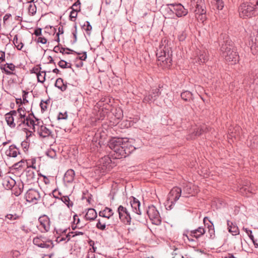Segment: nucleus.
<instances>
[{"mask_svg": "<svg viewBox=\"0 0 258 258\" xmlns=\"http://www.w3.org/2000/svg\"><path fill=\"white\" fill-rule=\"evenodd\" d=\"M16 184L15 180L9 175H5L3 180V185L7 189H12Z\"/></svg>", "mask_w": 258, "mask_h": 258, "instance_id": "obj_17", "label": "nucleus"}, {"mask_svg": "<svg viewBox=\"0 0 258 258\" xmlns=\"http://www.w3.org/2000/svg\"><path fill=\"white\" fill-rule=\"evenodd\" d=\"M77 11H72L70 13V18L71 21H75L78 15Z\"/></svg>", "mask_w": 258, "mask_h": 258, "instance_id": "obj_41", "label": "nucleus"}, {"mask_svg": "<svg viewBox=\"0 0 258 258\" xmlns=\"http://www.w3.org/2000/svg\"><path fill=\"white\" fill-rule=\"evenodd\" d=\"M168 6L170 10L173 13H175L178 17L186 16L188 13L187 10L185 9L180 4H169Z\"/></svg>", "mask_w": 258, "mask_h": 258, "instance_id": "obj_6", "label": "nucleus"}, {"mask_svg": "<svg viewBox=\"0 0 258 258\" xmlns=\"http://www.w3.org/2000/svg\"><path fill=\"white\" fill-rule=\"evenodd\" d=\"M5 53L4 52L0 50V63L5 61Z\"/></svg>", "mask_w": 258, "mask_h": 258, "instance_id": "obj_55", "label": "nucleus"}, {"mask_svg": "<svg viewBox=\"0 0 258 258\" xmlns=\"http://www.w3.org/2000/svg\"><path fill=\"white\" fill-rule=\"evenodd\" d=\"M6 155L9 157H16L18 153V150L15 146L11 145L5 152Z\"/></svg>", "mask_w": 258, "mask_h": 258, "instance_id": "obj_23", "label": "nucleus"}, {"mask_svg": "<svg viewBox=\"0 0 258 258\" xmlns=\"http://www.w3.org/2000/svg\"><path fill=\"white\" fill-rule=\"evenodd\" d=\"M16 115L15 110L11 111L5 115L7 123L11 127H15L16 125V123L15 122V119L17 118Z\"/></svg>", "mask_w": 258, "mask_h": 258, "instance_id": "obj_16", "label": "nucleus"}, {"mask_svg": "<svg viewBox=\"0 0 258 258\" xmlns=\"http://www.w3.org/2000/svg\"><path fill=\"white\" fill-rule=\"evenodd\" d=\"M186 37V33L185 31H182L180 32L178 36V38L179 40L181 41L184 40Z\"/></svg>", "mask_w": 258, "mask_h": 258, "instance_id": "obj_42", "label": "nucleus"}, {"mask_svg": "<svg viewBox=\"0 0 258 258\" xmlns=\"http://www.w3.org/2000/svg\"><path fill=\"white\" fill-rule=\"evenodd\" d=\"M36 131H37L40 136L43 138L48 137L51 134V132L49 129L45 126L41 125L40 123L37 125Z\"/></svg>", "mask_w": 258, "mask_h": 258, "instance_id": "obj_19", "label": "nucleus"}, {"mask_svg": "<svg viewBox=\"0 0 258 258\" xmlns=\"http://www.w3.org/2000/svg\"><path fill=\"white\" fill-rule=\"evenodd\" d=\"M195 59L199 64L205 63L208 59V53L205 50H198Z\"/></svg>", "mask_w": 258, "mask_h": 258, "instance_id": "obj_15", "label": "nucleus"}, {"mask_svg": "<svg viewBox=\"0 0 258 258\" xmlns=\"http://www.w3.org/2000/svg\"><path fill=\"white\" fill-rule=\"evenodd\" d=\"M27 182L28 183H31L35 178V174L33 172L28 171L27 175Z\"/></svg>", "mask_w": 258, "mask_h": 258, "instance_id": "obj_35", "label": "nucleus"}, {"mask_svg": "<svg viewBox=\"0 0 258 258\" xmlns=\"http://www.w3.org/2000/svg\"><path fill=\"white\" fill-rule=\"evenodd\" d=\"M244 230H245L246 233L248 235L249 238L252 240L253 242H254V236L252 235V231L251 230H248L247 228H244Z\"/></svg>", "mask_w": 258, "mask_h": 258, "instance_id": "obj_50", "label": "nucleus"}, {"mask_svg": "<svg viewBox=\"0 0 258 258\" xmlns=\"http://www.w3.org/2000/svg\"><path fill=\"white\" fill-rule=\"evenodd\" d=\"M221 55L225 60L231 64L235 63L238 60L237 53L233 50L232 46L227 43L222 44Z\"/></svg>", "mask_w": 258, "mask_h": 258, "instance_id": "obj_2", "label": "nucleus"}, {"mask_svg": "<svg viewBox=\"0 0 258 258\" xmlns=\"http://www.w3.org/2000/svg\"><path fill=\"white\" fill-rule=\"evenodd\" d=\"M74 237L75 235L73 234V233H68L67 234H63L60 236H58L57 239L56 241L58 242H60L61 241H65V242L69 241L71 239V237Z\"/></svg>", "mask_w": 258, "mask_h": 258, "instance_id": "obj_27", "label": "nucleus"}, {"mask_svg": "<svg viewBox=\"0 0 258 258\" xmlns=\"http://www.w3.org/2000/svg\"><path fill=\"white\" fill-rule=\"evenodd\" d=\"M197 187L191 183H187L184 186L183 188V195L187 197L188 195L194 196L198 192Z\"/></svg>", "mask_w": 258, "mask_h": 258, "instance_id": "obj_14", "label": "nucleus"}, {"mask_svg": "<svg viewBox=\"0 0 258 258\" xmlns=\"http://www.w3.org/2000/svg\"><path fill=\"white\" fill-rule=\"evenodd\" d=\"M159 89L155 88L152 90L151 93L155 97H157L159 95Z\"/></svg>", "mask_w": 258, "mask_h": 258, "instance_id": "obj_54", "label": "nucleus"}, {"mask_svg": "<svg viewBox=\"0 0 258 258\" xmlns=\"http://www.w3.org/2000/svg\"><path fill=\"white\" fill-rule=\"evenodd\" d=\"M147 214L153 223H155L157 224L160 223V216L159 212L155 206H149L147 211Z\"/></svg>", "mask_w": 258, "mask_h": 258, "instance_id": "obj_9", "label": "nucleus"}, {"mask_svg": "<svg viewBox=\"0 0 258 258\" xmlns=\"http://www.w3.org/2000/svg\"><path fill=\"white\" fill-rule=\"evenodd\" d=\"M39 225L38 228L42 232H46L49 231L50 229V220L46 215H44L39 217Z\"/></svg>", "mask_w": 258, "mask_h": 258, "instance_id": "obj_8", "label": "nucleus"}, {"mask_svg": "<svg viewBox=\"0 0 258 258\" xmlns=\"http://www.w3.org/2000/svg\"><path fill=\"white\" fill-rule=\"evenodd\" d=\"M195 12L196 14V17L197 19H199V17L201 16H202V18L201 19H203V15L205 13V11L203 8V7L198 4L196 6V9Z\"/></svg>", "mask_w": 258, "mask_h": 258, "instance_id": "obj_28", "label": "nucleus"}, {"mask_svg": "<svg viewBox=\"0 0 258 258\" xmlns=\"http://www.w3.org/2000/svg\"><path fill=\"white\" fill-rule=\"evenodd\" d=\"M118 212L121 221L125 225H131V217L126 208L120 205L118 208Z\"/></svg>", "mask_w": 258, "mask_h": 258, "instance_id": "obj_5", "label": "nucleus"}, {"mask_svg": "<svg viewBox=\"0 0 258 258\" xmlns=\"http://www.w3.org/2000/svg\"><path fill=\"white\" fill-rule=\"evenodd\" d=\"M62 201L65 203L69 207L70 206H72L73 203L72 202L70 203V199L68 197H63L62 198Z\"/></svg>", "mask_w": 258, "mask_h": 258, "instance_id": "obj_40", "label": "nucleus"}, {"mask_svg": "<svg viewBox=\"0 0 258 258\" xmlns=\"http://www.w3.org/2000/svg\"><path fill=\"white\" fill-rule=\"evenodd\" d=\"M86 23H87V24L84 25V29L86 30V31L89 33V32L92 29V26H91V25L90 24V23L88 22H87Z\"/></svg>", "mask_w": 258, "mask_h": 258, "instance_id": "obj_51", "label": "nucleus"}, {"mask_svg": "<svg viewBox=\"0 0 258 258\" xmlns=\"http://www.w3.org/2000/svg\"><path fill=\"white\" fill-rule=\"evenodd\" d=\"M87 57V55L86 53H84L82 56H80V58L81 60H85Z\"/></svg>", "mask_w": 258, "mask_h": 258, "instance_id": "obj_60", "label": "nucleus"}, {"mask_svg": "<svg viewBox=\"0 0 258 258\" xmlns=\"http://www.w3.org/2000/svg\"><path fill=\"white\" fill-rule=\"evenodd\" d=\"M65 117L63 116V115L62 113H59L58 115V119H64Z\"/></svg>", "mask_w": 258, "mask_h": 258, "instance_id": "obj_63", "label": "nucleus"}, {"mask_svg": "<svg viewBox=\"0 0 258 258\" xmlns=\"http://www.w3.org/2000/svg\"><path fill=\"white\" fill-rule=\"evenodd\" d=\"M205 129L206 127L205 126L201 127L200 128H198L197 131L195 132V136H200L203 132H204Z\"/></svg>", "mask_w": 258, "mask_h": 258, "instance_id": "obj_48", "label": "nucleus"}, {"mask_svg": "<svg viewBox=\"0 0 258 258\" xmlns=\"http://www.w3.org/2000/svg\"><path fill=\"white\" fill-rule=\"evenodd\" d=\"M215 5L216 6V8L218 10H222L224 7V3L222 1L215 2Z\"/></svg>", "mask_w": 258, "mask_h": 258, "instance_id": "obj_47", "label": "nucleus"}, {"mask_svg": "<svg viewBox=\"0 0 258 258\" xmlns=\"http://www.w3.org/2000/svg\"><path fill=\"white\" fill-rule=\"evenodd\" d=\"M19 105V108L16 111L17 117H19V122H24L25 118L27 117L26 116V111L24 107H20Z\"/></svg>", "mask_w": 258, "mask_h": 258, "instance_id": "obj_21", "label": "nucleus"}, {"mask_svg": "<svg viewBox=\"0 0 258 258\" xmlns=\"http://www.w3.org/2000/svg\"><path fill=\"white\" fill-rule=\"evenodd\" d=\"M40 123L41 122L39 121L38 120L32 119L30 118L27 117L25 118V121L23 122V127L25 126L30 127V128H32L34 132H35L36 127H37V125Z\"/></svg>", "mask_w": 258, "mask_h": 258, "instance_id": "obj_18", "label": "nucleus"}, {"mask_svg": "<svg viewBox=\"0 0 258 258\" xmlns=\"http://www.w3.org/2000/svg\"><path fill=\"white\" fill-rule=\"evenodd\" d=\"M75 175V171L72 169H69L64 174V180L67 182H71L74 179Z\"/></svg>", "mask_w": 258, "mask_h": 258, "instance_id": "obj_24", "label": "nucleus"}, {"mask_svg": "<svg viewBox=\"0 0 258 258\" xmlns=\"http://www.w3.org/2000/svg\"><path fill=\"white\" fill-rule=\"evenodd\" d=\"M19 117L16 118V119H15V122L16 123V125H18V126H21L23 125V122H19Z\"/></svg>", "mask_w": 258, "mask_h": 258, "instance_id": "obj_59", "label": "nucleus"}, {"mask_svg": "<svg viewBox=\"0 0 258 258\" xmlns=\"http://www.w3.org/2000/svg\"><path fill=\"white\" fill-rule=\"evenodd\" d=\"M122 139L114 138L110 140L109 143V148L114 152L115 158H124L128 155L125 149L122 145Z\"/></svg>", "mask_w": 258, "mask_h": 258, "instance_id": "obj_1", "label": "nucleus"}, {"mask_svg": "<svg viewBox=\"0 0 258 258\" xmlns=\"http://www.w3.org/2000/svg\"><path fill=\"white\" fill-rule=\"evenodd\" d=\"M19 216H18L16 214H14V215H13V214H8L6 216V218L8 219H9L10 220H17V219H19Z\"/></svg>", "mask_w": 258, "mask_h": 258, "instance_id": "obj_44", "label": "nucleus"}, {"mask_svg": "<svg viewBox=\"0 0 258 258\" xmlns=\"http://www.w3.org/2000/svg\"><path fill=\"white\" fill-rule=\"evenodd\" d=\"M97 217V213L93 209H89L85 215L87 220H93Z\"/></svg>", "mask_w": 258, "mask_h": 258, "instance_id": "obj_26", "label": "nucleus"}, {"mask_svg": "<svg viewBox=\"0 0 258 258\" xmlns=\"http://www.w3.org/2000/svg\"><path fill=\"white\" fill-rule=\"evenodd\" d=\"M1 69L3 70L7 75H11L13 73L9 70L12 71H14L15 69V66L13 63H6L5 64L4 68H1Z\"/></svg>", "mask_w": 258, "mask_h": 258, "instance_id": "obj_30", "label": "nucleus"}, {"mask_svg": "<svg viewBox=\"0 0 258 258\" xmlns=\"http://www.w3.org/2000/svg\"><path fill=\"white\" fill-rule=\"evenodd\" d=\"M55 86L62 91H65L67 88V85L64 84L63 80L61 78H58L56 80Z\"/></svg>", "mask_w": 258, "mask_h": 258, "instance_id": "obj_29", "label": "nucleus"}, {"mask_svg": "<svg viewBox=\"0 0 258 258\" xmlns=\"http://www.w3.org/2000/svg\"><path fill=\"white\" fill-rule=\"evenodd\" d=\"M157 97H155L150 92L148 95H146L144 99V101L147 103H150V101L153 100H155Z\"/></svg>", "mask_w": 258, "mask_h": 258, "instance_id": "obj_37", "label": "nucleus"}, {"mask_svg": "<svg viewBox=\"0 0 258 258\" xmlns=\"http://www.w3.org/2000/svg\"><path fill=\"white\" fill-rule=\"evenodd\" d=\"M34 34L37 36H40L41 35V29L38 28L36 29L34 31Z\"/></svg>", "mask_w": 258, "mask_h": 258, "instance_id": "obj_57", "label": "nucleus"}, {"mask_svg": "<svg viewBox=\"0 0 258 258\" xmlns=\"http://www.w3.org/2000/svg\"><path fill=\"white\" fill-rule=\"evenodd\" d=\"M11 15L10 14H6L3 18V22L4 25H7L9 24V20L11 18Z\"/></svg>", "mask_w": 258, "mask_h": 258, "instance_id": "obj_45", "label": "nucleus"}, {"mask_svg": "<svg viewBox=\"0 0 258 258\" xmlns=\"http://www.w3.org/2000/svg\"><path fill=\"white\" fill-rule=\"evenodd\" d=\"M96 227L99 229H100L101 230H105V227H106L105 223L104 221H103L102 220L99 219L98 220V222L96 224Z\"/></svg>", "mask_w": 258, "mask_h": 258, "instance_id": "obj_38", "label": "nucleus"}, {"mask_svg": "<svg viewBox=\"0 0 258 258\" xmlns=\"http://www.w3.org/2000/svg\"><path fill=\"white\" fill-rule=\"evenodd\" d=\"M71 9L72 11L79 12L80 11V3L79 1L75 3L71 7Z\"/></svg>", "mask_w": 258, "mask_h": 258, "instance_id": "obj_39", "label": "nucleus"}, {"mask_svg": "<svg viewBox=\"0 0 258 258\" xmlns=\"http://www.w3.org/2000/svg\"><path fill=\"white\" fill-rule=\"evenodd\" d=\"M37 41L38 43H41L42 44H46L47 42V39L44 37H39L37 38Z\"/></svg>", "mask_w": 258, "mask_h": 258, "instance_id": "obj_52", "label": "nucleus"}, {"mask_svg": "<svg viewBox=\"0 0 258 258\" xmlns=\"http://www.w3.org/2000/svg\"><path fill=\"white\" fill-rule=\"evenodd\" d=\"M13 188H14L13 190L14 191V194L16 196H18L19 195H20L22 191V190L20 187H17V186H14Z\"/></svg>", "mask_w": 258, "mask_h": 258, "instance_id": "obj_46", "label": "nucleus"}, {"mask_svg": "<svg viewBox=\"0 0 258 258\" xmlns=\"http://www.w3.org/2000/svg\"><path fill=\"white\" fill-rule=\"evenodd\" d=\"M24 165L25 162L23 160H21V161L15 164L14 166L16 169H18L20 167H24Z\"/></svg>", "mask_w": 258, "mask_h": 258, "instance_id": "obj_49", "label": "nucleus"}, {"mask_svg": "<svg viewBox=\"0 0 258 258\" xmlns=\"http://www.w3.org/2000/svg\"><path fill=\"white\" fill-rule=\"evenodd\" d=\"M122 141V145L124 149L126 150L125 151L129 155L132 152L135 150L136 148L135 147L134 140L133 139H128L127 138H121Z\"/></svg>", "mask_w": 258, "mask_h": 258, "instance_id": "obj_13", "label": "nucleus"}, {"mask_svg": "<svg viewBox=\"0 0 258 258\" xmlns=\"http://www.w3.org/2000/svg\"><path fill=\"white\" fill-rule=\"evenodd\" d=\"M13 43L18 50H21L24 46L22 41L18 39L17 35L14 37Z\"/></svg>", "mask_w": 258, "mask_h": 258, "instance_id": "obj_31", "label": "nucleus"}, {"mask_svg": "<svg viewBox=\"0 0 258 258\" xmlns=\"http://www.w3.org/2000/svg\"><path fill=\"white\" fill-rule=\"evenodd\" d=\"M205 233V230L203 227H199L197 229L191 231L189 235L183 234V238L184 240L186 237L189 241H192L193 240L190 237H195L198 238L202 235H204Z\"/></svg>", "mask_w": 258, "mask_h": 258, "instance_id": "obj_11", "label": "nucleus"}, {"mask_svg": "<svg viewBox=\"0 0 258 258\" xmlns=\"http://www.w3.org/2000/svg\"><path fill=\"white\" fill-rule=\"evenodd\" d=\"M181 189L178 187H173L170 191L168 196V200L171 203L176 202L181 196Z\"/></svg>", "mask_w": 258, "mask_h": 258, "instance_id": "obj_12", "label": "nucleus"}, {"mask_svg": "<svg viewBox=\"0 0 258 258\" xmlns=\"http://www.w3.org/2000/svg\"><path fill=\"white\" fill-rule=\"evenodd\" d=\"M100 216L109 219L113 215V212L110 208L106 207L103 210L100 211L99 214Z\"/></svg>", "mask_w": 258, "mask_h": 258, "instance_id": "obj_25", "label": "nucleus"}, {"mask_svg": "<svg viewBox=\"0 0 258 258\" xmlns=\"http://www.w3.org/2000/svg\"><path fill=\"white\" fill-rule=\"evenodd\" d=\"M46 74L45 72H41L37 74V77L38 82L43 83L45 80Z\"/></svg>", "mask_w": 258, "mask_h": 258, "instance_id": "obj_36", "label": "nucleus"}, {"mask_svg": "<svg viewBox=\"0 0 258 258\" xmlns=\"http://www.w3.org/2000/svg\"><path fill=\"white\" fill-rule=\"evenodd\" d=\"M122 111L120 109H118V112L115 115V117L117 119H120L122 117Z\"/></svg>", "mask_w": 258, "mask_h": 258, "instance_id": "obj_56", "label": "nucleus"}, {"mask_svg": "<svg viewBox=\"0 0 258 258\" xmlns=\"http://www.w3.org/2000/svg\"><path fill=\"white\" fill-rule=\"evenodd\" d=\"M158 58L157 64L163 69H168L171 66V58L170 54L165 51H159L157 53Z\"/></svg>", "mask_w": 258, "mask_h": 258, "instance_id": "obj_3", "label": "nucleus"}, {"mask_svg": "<svg viewBox=\"0 0 258 258\" xmlns=\"http://www.w3.org/2000/svg\"><path fill=\"white\" fill-rule=\"evenodd\" d=\"M41 107L42 109L44 110L45 108H46V106L45 105H44L43 103H41L40 104Z\"/></svg>", "mask_w": 258, "mask_h": 258, "instance_id": "obj_64", "label": "nucleus"}, {"mask_svg": "<svg viewBox=\"0 0 258 258\" xmlns=\"http://www.w3.org/2000/svg\"><path fill=\"white\" fill-rule=\"evenodd\" d=\"M254 7L255 6L252 4H242L239 8L240 17L243 18L251 17L254 14Z\"/></svg>", "mask_w": 258, "mask_h": 258, "instance_id": "obj_4", "label": "nucleus"}, {"mask_svg": "<svg viewBox=\"0 0 258 258\" xmlns=\"http://www.w3.org/2000/svg\"><path fill=\"white\" fill-rule=\"evenodd\" d=\"M228 229L230 233L233 235H236L239 234V231L238 227L234 224L232 222L227 221Z\"/></svg>", "mask_w": 258, "mask_h": 258, "instance_id": "obj_22", "label": "nucleus"}, {"mask_svg": "<svg viewBox=\"0 0 258 258\" xmlns=\"http://www.w3.org/2000/svg\"><path fill=\"white\" fill-rule=\"evenodd\" d=\"M33 242L35 245L42 248H52L53 246L51 240L42 236L35 237Z\"/></svg>", "mask_w": 258, "mask_h": 258, "instance_id": "obj_7", "label": "nucleus"}, {"mask_svg": "<svg viewBox=\"0 0 258 258\" xmlns=\"http://www.w3.org/2000/svg\"><path fill=\"white\" fill-rule=\"evenodd\" d=\"M52 255V254H45L44 255L42 258H51Z\"/></svg>", "mask_w": 258, "mask_h": 258, "instance_id": "obj_61", "label": "nucleus"}, {"mask_svg": "<svg viewBox=\"0 0 258 258\" xmlns=\"http://www.w3.org/2000/svg\"><path fill=\"white\" fill-rule=\"evenodd\" d=\"M40 199L39 193L36 190L31 189L27 191L26 194V199L28 202L36 204Z\"/></svg>", "mask_w": 258, "mask_h": 258, "instance_id": "obj_10", "label": "nucleus"}, {"mask_svg": "<svg viewBox=\"0 0 258 258\" xmlns=\"http://www.w3.org/2000/svg\"><path fill=\"white\" fill-rule=\"evenodd\" d=\"M209 223H211V225H208V228L209 229V232L211 234V236H212V235L214 234L215 230L213 223L211 221H209Z\"/></svg>", "mask_w": 258, "mask_h": 258, "instance_id": "obj_43", "label": "nucleus"}, {"mask_svg": "<svg viewBox=\"0 0 258 258\" xmlns=\"http://www.w3.org/2000/svg\"><path fill=\"white\" fill-rule=\"evenodd\" d=\"M131 205L133 211L139 215L141 214V211L140 210V203L138 200L135 198H133L131 201Z\"/></svg>", "mask_w": 258, "mask_h": 258, "instance_id": "obj_20", "label": "nucleus"}, {"mask_svg": "<svg viewBox=\"0 0 258 258\" xmlns=\"http://www.w3.org/2000/svg\"><path fill=\"white\" fill-rule=\"evenodd\" d=\"M192 94L189 91H185L181 94V98L184 101H188L191 98Z\"/></svg>", "mask_w": 258, "mask_h": 258, "instance_id": "obj_34", "label": "nucleus"}, {"mask_svg": "<svg viewBox=\"0 0 258 258\" xmlns=\"http://www.w3.org/2000/svg\"><path fill=\"white\" fill-rule=\"evenodd\" d=\"M60 52H61L63 54H68L69 52L67 51V50L64 48H61L60 50Z\"/></svg>", "mask_w": 258, "mask_h": 258, "instance_id": "obj_62", "label": "nucleus"}, {"mask_svg": "<svg viewBox=\"0 0 258 258\" xmlns=\"http://www.w3.org/2000/svg\"><path fill=\"white\" fill-rule=\"evenodd\" d=\"M28 13L31 16L34 15L36 13V7L34 3H30L28 5Z\"/></svg>", "mask_w": 258, "mask_h": 258, "instance_id": "obj_32", "label": "nucleus"}, {"mask_svg": "<svg viewBox=\"0 0 258 258\" xmlns=\"http://www.w3.org/2000/svg\"><path fill=\"white\" fill-rule=\"evenodd\" d=\"M209 220L208 217H205L204 219V223L205 226H208V225H211V223H209Z\"/></svg>", "mask_w": 258, "mask_h": 258, "instance_id": "obj_58", "label": "nucleus"}, {"mask_svg": "<svg viewBox=\"0 0 258 258\" xmlns=\"http://www.w3.org/2000/svg\"><path fill=\"white\" fill-rule=\"evenodd\" d=\"M67 64H68V63L66 61L63 60H61L58 62L59 66L62 68H67Z\"/></svg>", "mask_w": 258, "mask_h": 258, "instance_id": "obj_53", "label": "nucleus"}, {"mask_svg": "<svg viewBox=\"0 0 258 258\" xmlns=\"http://www.w3.org/2000/svg\"><path fill=\"white\" fill-rule=\"evenodd\" d=\"M28 94V92L24 91L23 95L22 96L23 100H22L21 99H16L17 104H18L19 103H20L21 105H22V104H24V105H25L26 103H28V100L27 99Z\"/></svg>", "mask_w": 258, "mask_h": 258, "instance_id": "obj_33", "label": "nucleus"}]
</instances>
